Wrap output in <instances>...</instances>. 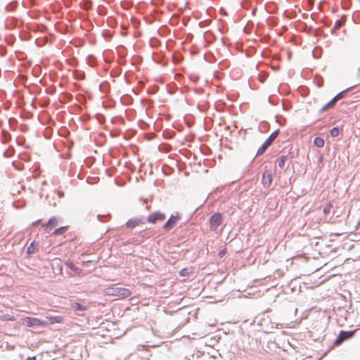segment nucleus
<instances>
[{
    "label": "nucleus",
    "mask_w": 360,
    "mask_h": 360,
    "mask_svg": "<svg viewBox=\"0 0 360 360\" xmlns=\"http://www.w3.org/2000/svg\"><path fill=\"white\" fill-rule=\"evenodd\" d=\"M104 293L106 295L116 297L118 299H124L131 295V292L129 289L116 285L106 288L104 290Z\"/></svg>",
    "instance_id": "obj_1"
},
{
    "label": "nucleus",
    "mask_w": 360,
    "mask_h": 360,
    "mask_svg": "<svg viewBox=\"0 0 360 360\" xmlns=\"http://www.w3.org/2000/svg\"><path fill=\"white\" fill-rule=\"evenodd\" d=\"M22 321V324L27 327L46 326L48 325L46 321H44L39 319L30 316L25 317Z\"/></svg>",
    "instance_id": "obj_2"
},
{
    "label": "nucleus",
    "mask_w": 360,
    "mask_h": 360,
    "mask_svg": "<svg viewBox=\"0 0 360 360\" xmlns=\"http://www.w3.org/2000/svg\"><path fill=\"white\" fill-rule=\"evenodd\" d=\"M223 218L221 214L217 212L212 214L210 219V229L211 231H216L221 224Z\"/></svg>",
    "instance_id": "obj_3"
},
{
    "label": "nucleus",
    "mask_w": 360,
    "mask_h": 360,
    "mask_svg": "<svg viewBox=\"0 0 360 360\" xmlns=\"http://www.w3.org/2000/svg\"><path fill=\"white\" fill-rule=\"evenodd\" d=\"M278 131H274L269 137L265 141V142L259 148L257 155H260L264 153V152L266 150V148L271 144L273 141L278 136Z\"/></svg>",
    "instance_id": "obj_4"
},
{
    "label": "nucleus",
    "mask_w": 360,
    "mask_h": 360,
    "mask_svg": "<svg viewBox=\"0 0 360 360\" xmlns=\"http://www.w3.org/2000/svg\"><path fill=\"white\" fill-rule=\"evenodd\" d=\"M273 175L271 171H265L262 176V184L265 188H269L272 184Z\"/></svg>",
    "instance_id": "obj_5"
},
{
    "label": "nucleus",
    "mask_w": 360,
    "mask_h": 360,
    "mask_svg": "<svg viewBox=\"0 0 360 360\" xmlns=\"http://www.w3.org/2000/svg\"><path fill=\"white\" fill-rule=\"evenodd\" d=\"M353 335V332L349 331H341L335 341V344L338 345L341 344L344 340L350 338Z\"/></svg>",
    "instance_id": "obj_6"
},
{
    "label": "nucleus",
    "mask_w": 360,
    "mask_h": 360,
    "mask_svg": "<svg viewBox=\"0 0 360 360\" xmlns=\"http://www.w3.org/2000/svg\"><path fill=\"white\" fill-rule=\"evenodd\" d=\"M165 219V214L160 212H155L150 214L148 217V221L152 224H155L158 221H163Z\"/></svg>",
    "instance_id": "obj_7"
},
{
    "label": "nucleus",
    "mask_w": 360,
    "mask_h": 360,
    "mask_svg": "<svg viewBox=\"0 0 360 360\" xmlns=\"http://www.w3.org/2000/svg\"><path fill=\"white\" fill-rule=\"evenodd\" d=\"M58 224V219L55 217L51 218L49 221L44 224L42 225V227L44 229V230L46 231L49 229H52L53 228L56 227Z\"/></svg>",
    "instance_id": "obj_8"
},
{
    "label": "nucleus",
    "mask_w": 360,
    "mask_h": 360,
    "mask_svg": "<svg viewBox=\"0 0 360 360\" xmlns=\"http://www.w3.org/2000/svg\"><path fill=\"white\" fill-rule=\"evenodd\" d=\"M143 224L144 222L141 219H130L127 221L126 226L127 228L134 229Z\"/></svg>",
    "instance_id": "obj_9"
},
{
    "label": "nucleus",
    "mask_w": 360,
    "mask_h": 360,
    "mask_svg": "<svg viewBox=\"0 0 360 360\" xmlns=\"http://www.w3.org/2000/svg\"><path fill=\"white\" fill-rule=\"evenodd\" d=\"M177 221V219L174 217H171L169 220L164 225L163 228L166 230H169L174 227Z\"/></svg>",
    "instance_id": "obj_10"
},
{
    "label": "nucleus",
    "mask_w": 360,
    "mask_h": 360,
    "mask_svg": "<svg viewBox=\"0 0 360 360\" xmlns=\"http://www.w3.org/2000/svg\"><path fill=\"white\" fill-rule=\"evenodd\" d=\"M46 319L50 324L60 323L64 321L63 317L61 316H47Z\"/></svg>",
    "instance_id": "obj_11"
},
{
    "label": "nucleus",
    "mask_w": 360,
    "mask_h": 360,
    "mask_svg": "<svg viewBox=\"0 0 360 360\" xmlns=\"http://www.w3.org/2000/svg\"><path fill=\"white\" fill-rule=\"evenodd\" d=\"M193 270L194 269L193 266L184 268L180 271L179 275L183 277L189 276L193 273Z\"/></svg>",
    "instance_id": "obj_12"
},
{
    "label": "nucleus",
    "mask_w": 360,
    "mask_h": 360,
    "mask_svg": "<svg viewBox=\"0 0 360 360\" xmlns=\"http://www.w3.org/2000/svg\"><path fill=\"white\" fill-rule=\"evenodd\" d=\"M65 264L70 269L73 271L76 274H79L81 273V269L77 268L72 261L68 260L67 261Z\"/></svg>",
    "instance_id": "obj_13"
},
{
    "label": "nucleus",
    "mask_w": 360,
    "mask_h": 360,
    "mask_svg": "<svg viewBox=\"0 0 360 360\" xmlns=\"http://www.w3.org/2000/svg\"><path fill=\"white\" fill-rule=\"evenodd\" d=\"M37 249H38L37 244L35 243L34 242H32L30 245V246L27 248V253L28 255L34 254V253H35L37 251Z\"/></svg>",
    "instance_id": "obj_14"
},
{
    "label": "nucleus",
    "mask_w": 360,
    "mask_h": 360,
    "mask_svg": "<svg viewBox=\"0 0 360 360\" xmlns=\"http://www.w3.org/2000/svg\"><path fill=\"white\" fill-rule=\"evenodd\" d=\"M68 228V226H61L58 229H56L53 232V235H54V236L62 235L67 231Z\"/></svg>",
    "instance_id": "obj_15"
},
{
    "label": "nucleus",
    "mask_w": 360,
    "mask_h": 360,
    "mask_svg": "<svg viewBox=\"0 0 360 360\" xmlns=\"http://www.w3.org/2000/svg\"><path fill=\"white\" fill-rule=\"evenodd\" d=\"M324 143V140L321 137H316L314 140V145L318 148H323Z\"/></svg>",
    "instance_id": "obj_16"
},
{
    "label": "nucleus",
    "mask_w": 360,
    "mask_h": 360,
    "mask_svg": "<svg viewBox=\"0 0 360 360\" xmlns=\"http://www.w3.org/2000/svg\"><path fill=\"white\" fill-rule=\"evenodd\" d=\"M337 102L335 101V99L330 100L328 103H327L322 108V111H325L328 110L329 108H333Z\"/></svg>",
    "instance_id": "obj_17"
},
{
    "label": "nucleus",
    "mask_w": 360,
    "mask_h": 360,
    "mask_svg": "<svg viewBox=\"0 0 360 360\" xmlns=\"http://www.w3.org/2000/svg\"><path fill=\"white\" fill-rule=\"evenodd\" d=\"M287 160V157L286 156H281L279 159H278L277 160V164H278V166L280 167V168H283L284 165H285V161Z\"/></svg>",
    "instance_id": "obj_18"
},
{
    "label": "nucleus",
    "mask_w": 360,
    "mask_h": 360,
    "mask_svg": "<svg viewBox=\"0 0 360 360\" xmlns=\"http://www.w3.org/2000/svg\"><path fill=\"white\" fill-rule=\"evenodd\" d=\"M1 319L2 321H15V317L12 316V315H9V314H4L1 317Z\"/></svg>",
    "instance_id": "obj_19"
},
{
    "label": "nucleus",
    "mask_w": 360,
    "mask_h": 360,
    "mask_svg": "<svg viewBox=\"0 0 360 360\" xmlns=\"http://www.w3.org/2000/svg\"><path fill=\"white\" fill-rule=\"evenodd\" d=\"M333 205L331 203H327L323 207V212L325 214H328L330 212Z\"/></svg>",
    "instance_id": "obj_20"
},
{
    "label": "nucleus",
    "mask_w": 360,
    "mask_h": 360,
    "mask_svg": "<svg viewBox=\"0 0 360 360\" xmlns=\"http://www.w3.org/2000/svg\"><path fill=\"white\" fill-rule=\"evenodd\" d=\"M330 135L333 137H336L339 135V129L337 127H334L330 130Z\"/></svg>",
    "instance_id": "obj_21"
},
{
    "label": "nucleus",
    "mask_w": 360,
    "mask_h": 360,
    "mask_svg": "<svg viewBox=\"0 0 360 360\" xmlns=\"http://www.w3.org/2000/svg\"><path fill=\"white\" fill-rule=\"evenodd\" d=\"M74 309L76 310H83L84 307L80 304L75 303V306H74Z\"/></svg>",
    "instance_id": "obj_22"
},
{
    "label": "nucleus",
    "mask_w": 360,
    "mask_h": 360,
    "mask_svg": "<svg viewBox=\"0 0 360 360\" xmlns=\"http://www.w3.org/2000/svg\"><path fill=\"white\" fill-rule=\"evenodd\" d=\"M226 253V249L224 248L223 250H221L219 252V256L220 257H223Z\"/></svg>",
    "instance_id": "obj_23"
},
{
    "label": "nucleus",
    "mask_w": 360,
    "mask_h": 360,
    "mask_svg": "<svg viewBox=\"0 0 360 360\" xmlns=\"http://www.w3.org/2000/svg\"><path fill=\"white\" fill-rule=\"evenodd\" d=\"M342 93H340L338 94V95H336L333 99H335V101L337 102L338 100L341 99L342 98Z\"/></svg>",
    "instance_id": "obj_24"
},
{
    "label": "nucleus",
    "mask_w": 360,
    "mask_h": 360,
    "mask_svg": "<svg viewBox=\"0 0 360 360\" xmlns=\"http://www.w3.org/2000/svg\"><path fill=\"white\" fill-rule=\"evenodd\" d=\"M341 26V22L340 21H336L335 23V29H338L340 28Z\"/></svg>",
    "instance_id": "obj_25"
},
{
    "label": "nucleus",
    "mask_w": 360,
    "mask_h": 360,
    "mask_svg": "<svg viewBox=\"0 0 360 360\" xmlns=\"http://www.w3.org/2000/svg\"><path fill=\"white\" fill-rule=\"evenodd\" d=\"M27 360H36V357L35 356L29 357V358H27Z\"/></svg>",
    "instance_id": "obj_26"
},
{
    "label": "nucleus",
    "mask_w": 360,
    "mask_h": 360,
    "mask_svg": "<svg viewBox=\"0 0 360 360\" xmlns=\"http://www.w3.org/2000/svg\"><path fill=\"white\" fill-rule=\"evenodd\" d=\"M39 221H35V222L33 224V225L34 226V225H36V224H39Z\"/></svg>",
    "instance_id": "obj_27"
}]
</instances>
